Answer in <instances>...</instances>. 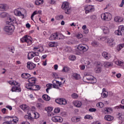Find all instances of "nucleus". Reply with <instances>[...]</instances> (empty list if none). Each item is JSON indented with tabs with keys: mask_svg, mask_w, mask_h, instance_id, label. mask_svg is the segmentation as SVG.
<instances>
[{
	"mask_svg": "<svg viewBox=\"0 0 124 124\" xmlns=\"http://www.w3.org/2000/svg\"><path fill=\"white\" fill-rule=\"evenodd\" d=\"M35 56H39V53L36 52H29L28 54V60H31V59L35 57Z\"/></svg>",
	"mask_w": 124,
	"mask_h": 124,
	"instance_id": "nucleus-12",
	"label": "nucleus"
},
{
	"mask_svg": "<svg viewBox=\"0 0 124 124\" xmlns=\"http://www.w3.org/2000/svg\"><path fill=\"white\" fill-rule=\"evenodd\" d=\"M7 8V5L5 4H0V10L4 11Z\"/></svg>",
	"mask_w": 124,
	"mask_h": 124,
	"instance_id": "nucleus-31",
	"label": "nucleus"
},
{
	"mask_svg": "<svg viewBox=\"0 0 124 124\" xmlns=\"http://www.w3.org/2000/svg\"><path fill=\"white\" fill-rule=\"evenodd\" d=\"M36 81V78L34 77H31V78H29L28 79V82L30 84H31L34 86V85H35V81Z\"/></svg>",
	"mask_w": 124,
	"mask_h": 124,
	"instance_id": "nucleus-16",
	"label": "nucleus"
},
{
	"mask_svg": "<svg viewBox=\"0 0 124 124\" xmlns=\"http://www.w3.org/2000/svg\"><path fill=\"white\" fill-rule=\"evenodd\" d=\"M58 32L54 33L52 34L48 39L49 40H57Z\"/></svg>",
	"mask_w": 124,
	"mask_h": 124,
	"instance_id": "nucleus-15",
	"label": "nucleus"
},
{
	"mask_svg": "<svg viewBox=\"0 0 124 124\" xmlns=\"http://www.w3.org/2000/svg\"><path fill=\"white\" fill-rule=\"evenodd\" d=\"M102 95L103 97H107V96H108V95L105 93H103Z\"/></svg>",
	"mask_w": 124,
	"mask_h": 124,
	"instance_id": "nucleus-64",
	"label": "nucleus"
},
{
	"mask_svg": "<svg viewBox=\"0 0 124 124\" xmlns=\"http://www.w3.org/2000/svg\"><path fill=\"white\" fill-rule=\"evenodd\" d=\"M55 82L59 87H62V82L55 80Z\"/></svg>",
	"mask_w": 124,
	"mask_h": 124,
	"instance_id": "nucleus-49",
	"label": "nucleus"
},
{
	"mask_svg": "<svg viewBox=\"0 0 124 124\" xmlns=\"http://www.w3.org/2000/svg\"><path fill=\"white\" fill-rule=\"evenodd\" d=\"M97 107H99V108H103V106H104V104L102 103V102H99L96 104Z\"/></svg>",
	"mask_w": 124,
	"mask_h": 124,
	"instance_id": "nucleus-46",
	"label": "nucleus"
},
{
	"mask_svg": "<svg viewBox=\"0 0 124 124\" xmlns=\"http://www.w3.org/2000/svg\"><path fill=\"white\" fill-rule=\"evenodd\" d=\"M83 37V34H81V33H78L77 34V38L78 39H80V38H82Z\"/></svg>",
	"mask_w": 124,
	"mask_h": 124,
	"instance_id": "nucleus-53",
	"label": "nucleus"
},
{
	"mask_svg": "<svg viewBox=\"0 0 124 124\" xmlns=\"http://www.w3.org/2000/svg\"><path fill=\"white\" fill-rule=\"evenodd\" d=\"M16 93H21L22 92V89L21 88V84L16 82Z\"/></svg>",
	"mask_w": 124,
	"mask_h": 124,
	"instance_id": "nucleus-17",
	"label": "nucleus"
},
{
	"mask_svg": "<svg viewBox=\"0 0 124 124\" xmlns=\"http://www.w3.org/2000/svg\"><path fill=\"white\" fill-rule=\"evenodd\" d=\"M24 117L25 119H27L28 120H29L30 122H33V121L34 120V118L31 117V116L30 115H25Z\"/></svg>",
	"mask_w": 124,
	"mask_h": 124,
	"instance_id": "nucleus-35",
	"label": "nucleus"
},
{
	"mask_svg": "<svg viewBox=\"0 0 124 124\" xmlns=\"http://www.w3.org/2000/svg\"><path fill=\"white\" fill-rule=\"evenodd\" d=\"M8 50H9L10 52H12L13 54L14 53V51H15V48H14V46H9L8 47Z\"/></svg>",
	"mask_w": 124,
	"mask_h": 124,
	"instance_id": "nucleus-39",
	"label": "nucleus"
},
{
	"mask_svg": "<svg viewBox=\"0 0 124 124\" xmlns=\"http://www.w3.org/2000/svg\"><path fill=\"white\" fill-rule=\"evenodd\" d=\"M55 81H56V80H55V79L52 81V84H53L52 85V86L54 89H57V90H60V87H59L60 86H59V85H58L56 84V82H55Z\"/></svg>",
	"mask_w": 124,
	"mask_h": 124,
	"instance_id": "nucleus-34",
	"label": "nucleus"
},
{
	"mask_svg": "<svg viewBox=\"0 0 124 124\" xmlns=\"http://www.w3.org/2000/svg\"><path fill=\"white\" fill-rule=\"evenodd\" d=\"M36 14H38V12H37V11H35L31 16V20L33 21V17L34 15H36Z\"/></svg>",
	"mask_w": 124,
	"mask_h": 124,
	"instance_id": "nucleus-47",
	"label": "nucleus"
},
{
	"mask_svg": "<svg viewBox=\"0 0 124 124\" xmlns=\"http://www.w3.org/2000/svg\"><path fill=\"white\" fill-rule=\"evenodd\" d=\"M32 87H33V85L30 83L26 84L25 85V88H26V89H28V90H33V88H32Z\"/></svg>",
	"mask_w": 124,
	"mask_h": 124,
	"instance_id": "nucleus-27",
	"label": "nucleus"
},
{
	"mask_svg": "<svg viewBox=\"0 0 124 124\" xmlns=\"http://www.w3.org/2000/svg\"><path fill=\"white\" fill-rule=\"evenodd\" d=\"M33 50L34 51H37V52H43L44 51V48H43V46H35L33 48Z\"/></svg>",
	"mask_w": 124,
	"mask_h": 124,
	"instance_id": "nucleus-14",
	"label": "nucleus"
},
{
	"mask_svg": "<svg viewBox=\"0 0 124 124\" xmlns=\"http://www.w3.org/2000/svg\"><path fill=\"white\" fill-rule=\"evenodd\" d=\"M84 119H89V120H91V119H93V117H92L91 115H86L85 117H84Z\"/></svg>",
	"mask_w": 124,
	"mask_h": 124,
	"instance_id": "nucleus-56",
	"label": "nucleus"
},
{
	"mask_svg": "<svg viewBox=\"0 0 124 124\" xmlns=\"http://www.w3.org/2000/svg\"><path fill=\"white\" fill-rule=\"evenodd\" d=\"M115 34L116 35H123V34H124V26L123 25L119 26L118 30L115 31Z\"/></svg>",
	"mask_w": 124,
	"mask_h": 124,
	"instance_id": "nucleus-6",
	"label": "nucleus"
},
{
	"mask_svg": "<svg viewBox=\"0 0 124 124\" xmlns=\"http://www.w3.org/2000/svg\"><path fill=\"white\" fill-rule=\"evenodd\" d=\"M104 65L105 67H111V66H113V63L106 62L104 63Z\"/></svg>",
	"mask_w": 124,
	"mask_h": 124,
	"instance_id": "nucleus-29",
	"label": "nucleus"
},
{
	"mask_svg": "<svg viewBox=\"0 0 124 124\" xmlns=\"http://www.w3.org/2000/svg\"><path fill=\"white\" fill-rule=\"evenodd\" d=\"M13 21L14 20L12 19L11 17L8 18V21L6 22V24L8 25L5 26L3 28L4 31H5L6 33L9 35H11L15 30V27L11 23V22H13Z\"/></svg>",
	"mask_w": 124,
	"mask_h": 124,
	"instance_id": "nucleus-1",
	"label": "nucleus"
},
{
	"mask_svg": "<svg viewBox=\"0 0 124 124\" xmlns=\"http://www.w3.org/2000/svg\"><path fill=\"white\" fill-rule=\"evenodd\" d=\"M45 110L48 112V113H50V112H52L53 111V108L48 107L45 108Z\"/></svg>",
	"mask_w": 124,
	"mask_h": 124,
	"instance_id": "nucleus-41",
	"label": "nucleus"
},
{
	"mask_svg": "<svg viewBox=\"0 0 124 124\" xmlns=\"http://www.w3.org/2000/svg\"><path fill=\"white\" fill-rule=\"evenodd\" d=\"M6 108H7V109H9L10 111L12 110V107L11 106L7 105L6 106Z\"/></svg>",
	"mask_w": 124,
	"mask_h": 124,
	"instance_id": "nucleus-63",
	"label": "nucleus"
},
{
	"mask_svg": "<svg viewBox=\"0 0 124 124\" xmlns=\"http://www.w3.org/2000/svg\"><path fill=\"white\" fill-rule=\"evenodd\" d=\"M46 87L47 88V89L51 90V89H52V84L51 83H48L47 84H46Z\"/></svg>",
	"mask_w": 124,
	"mask_h": 124,
	"instance_id": "nucleus-58",
	"label": "nucleus"
},
{
	"mask_svg": "<svg viewBox=\"0 0 124 124\" xmlns=\"http://www.w3.org/2000/svg\"><path fill=\"white\" fill-rule=\"evenodd\" d=\"M37 57H35L34 58V62H38L40 61V57L37 56Z\"/></svg>",
	"mask_w": 124,
	"mask_h": 124,
	"instance_id": "nucleus-48",
	"label": "nucleus"
},
{
	"mask_svg": "<svg viewBox=\"0 0 124 124\" xmlns=\"http://www.w3.org/2000/svg\"><path fill=\"white\" fill-rule=\"evenodd\" d=\"M8 16V14L5 12H2L0 14V18H5Z\"/></svg>",
	"mask_w": 124,
	"mask_h": 124,
	"instance_id": "nucleus-36",
	"label": "nucleus"
},
{
	"mask_svg": "<svg viewBox=\"0 0 124 124\" xmlns=\"http://www.w3.org/2000/svg\"><path fill=\"white\" fill-rule=\"evenodd\" d=\"M73 104L78 108H80L82 106V102L79 101H74L73 102Z\"/></svg>",
	"mask_w": 124,
	"mask_h": 124,
	"instance_id": "nucleus-18",
	"label": "nucleus"
},
{
	"mask_svg": "<svg viewBox=\"0 0 124 124\" xmlns=\"http://www.w3.org/2000/svg\"><path fill=\"white\" fill-rule=\"evenodd\" d=\"M52 121L54 122V123H62L63 122V119L62 117L59 116H56L52 117Z\"/></svg>",
	"mask_w": 124,
	"mask_h": 124,
	"instance_id": "nucleus-8",
	"label": "nucleus"
},
{
	"mask_svg": "<svg viewBox=\"0 0 124 124\" xmlns=\"http://www.w3.org/2000/svg\"><path fill=\"white\" fill-rule=\"evenodd\" d=\"M32 88L33 89V91H38L39 90H40V86L39 85H35L34 84Z\"/></svg>",
	"mask_w": 124,
	"mask_h": 124,
	"instance_id": "nucleus-40",
	"label": "nucleus"
},
{
	"mask_svg": "<svg viewBox=\"0 0 124 124\" xmlns=\"http://www.w3.org/2000/svg\"><path fill=\"white\" fill-rule=\"evenodd\" d=\"M86 79L88 80V81H94L95 79L93 76L91 75L86 76Z\"/></svg>",
	"mask_w": 124,
	"mask_h": 124,
	"instance_id": "nucleus-32",
	"label": "nucleus"
},
{
	"mask_svg": "<svg viewBox=\"0 0 124 124\" xmlns=\"http://www.w3.org/2000/svg\"><path fill=\"white\" fill-rule=\"evenodd\" d=\"M85 10L86 14H88V13H90V12L94 11V7L93 5H89L85 7Z\"/></svg>",
	"mask_w": 124,
	"mask_h": 124,
	"instance_id": "nucleus-10",
	"label": "nucleus"
},
{
	"mask_svg": "<svg viewBox=\"0 0 124 124\" xmlns=\"http://www.w3.org/2000/svg\"><path fill=\"white\" fill-rule=\"evenodd\" d=\"M65 37L63 35L57 33V40H61V39H64Z\"/></svg>",
	"mask_w": 124,
	"mask_h": 124,
	"instance_id": "nucleus-33",
	"label": "nucleus"
},
{
	"mask_svg": "<svg viewBox=\"0 0 124 124\" xmlns=\"http://www.w3.org/2000/svg\"><path fill=\"white\" fill-rule=\"evenodd\" d=\"M105 111H106L107 113H109L110 111H112L111 108H105Z\"/></svg>",
	"mask_w": 124,
	"mask_h": 124,
	"instance_id": "nucleus-57",
	"label": "nucleus"
},
{
	"mask_svg": "<svg viewBox=\"0 0 124 124\" xmlns=\"http://www.w3.org/2000/svg\"><path fill=\"white\" fill-rule=\"evenodd\" d=\"M62 8L64 10L65 14L69 15L71 14L72 8L69 6V3L63 2L62 5Z\"/></svg>",
	"mask_w": 124,
	"mask_h": 124,
	"instance_id": "nucleus-2",
	"label": "nucleus"
},
{
	"mask_svg": "<svg viewBox=\"0 0 124 124\" xmlns=\"http://www.w3.org/2000/svg\"><path fill=\"white\" fill-rule=\"evenodd\" d=\"M55 102L60 105H65L67 104V101L64 98H59L55 100Z\"/></svg>",
	"mask_w": 124,
	"mask_h": 124,
	"instance_id": "nucleus-9",
	"label": "nucleus"
},
{
	"mask_svg": "<svg viewBox=\"0 0 124 124\" xmlns=\"http://www.w3.org/2000/svg\"><path fill=\"white\" fill-rule=\"evenodd\" d=\"M36 67V65L31 62H28L27 63V68L29 70H32Z\"/></svg>",
	"mask_w": 124,
	"mask_h": 124,
	"instance_id": "nucleus-11",
	"label": "nucleus"
},
{
	"mask_svg": "<svg viewBox=\"0 0 124 124\" xmlns=\"http://www.w3.org/2000/svg\"><path fill=\"white\" fill-rule=\"evenodd\" d=\"M70 61H75L76 60V56L75 55H70L69 57Z\"/></svg>",
	"mask_w": 124,
	"mask_h": 124,
	"instance_id": "nucleus-44",
	"label": "nucleus"
},
{
	"mask_svg": "<svg viewBox=\"0 0 124 124\" xmlns=\"http://www.w3.org/2000/svg\"><path fill=\"white\" fill-rule=\"evenodd\" d=\"M20 108L23 110V111H28L30 109V107L26 104H23L20 106Z\"/></svg>",
	"mask_w": 124,
	"mask_h": 124,
	"instance_id": "nucleus-25",
	"label": "nucleus"
},
{
	"mask_svg": "<svg viewBox=\"0 0 124 124\" xmlns=\"http://www.w3.org/2000/svg\"><path fill=\"white\" fill-rule=\"evenodd\" d=\"M16 16H18V17H21L23 19V18H25V14H24V13L26 11L25 9L21 8H18L16 9Z\"/></svg>",
	"mask_w": 124,
	"mask_h": 124,
	"instance_id": "nucleus-4",
	"label": "nucleus"
},
{
	"mask_svg": "<svg viewBox=\"0 0 124 124\" xmlns=\"http://www.w3.org/2000/svg\"><path fill=\"white\" fill-rule=\"evenodd\" d=\"M101 17L104 21H110L112 19V15L109 13H106L102 14Z\"/></svg>",
	"mask_w": 124,
	"mask_h": 124,
	"instance_id": "nucleus-5",
	"label": "nucleus"
},
{
	"mask_svg": "<svg viewBox=\"0 0 124 124\" xmlns=\"http://www.w3.org/2000/svg\"><path fill=\"white\" fill-rule=\"evenodd\" d=\"M44 3V0H35V4L36 5H41Z\"/></svg>",
	"mask_w": 124,
	"mask_h": 124,
	"instance_id": "nucleus-28",
	"label": "nucleus"
},
{
	"mask_svg": "<svg viewBox=\"0 0 124 124\" xmlns=\"http://www.w3.org/2000/svg\"><path fill=\"white\" fill-rule=\"evenodd\" d=\"M124 47V44H122L118 46L117 50L120 51L121 49H123V47Z\"/></svg>",
	"mask_w": 124,
	"mask_h": 124,
	"instance_id": "nucleus-45",
	"label": "nucleus"
},
{
	"mask_svg": "<svg viewBox=\"0 0 124 124\" xmlns=\"http://www.w3.org/2000/svg\"><path fill=\"white\" fill-rule=\"evenodd\" d=\"M37 107L39 109H41V108H42V104H40V103L37 104Z\"/></svg>",
	"mask_w": 124,
	"mask_h": 124,
	"instance_id": "nucleus-61",
	"label": "nucleus"
},
{
	"mask_svg": "<svg viewBox=\"0 0 124 124\" xmlns=\"http://www.w3.org/2000/svg\"><path fill=\"white\" fill-rule=\"evenodd\" d=\"M95 71L96 73H100V72H101V67H99V66H97L95 68Z\"/></svg>",
	"mask_w": 124,
	"mask_h": 124,
	"instance_id": "nucleus-42",
	"label": "nucleus"
},
{
	"mask_svg": "<svg viewBox=\"0 0 124 124\" xmlns=\"http://www.w3.org/2000/svg\"><path fill=\"white\" fill-rule=\"evenodd\" d=\"M114 62L117 65H119V66H124V62L120 61V60H114Z\"/></svg>",
	"mask_w": 124,
	"mask_h": 124,
	"instance_id": "nucleus-22",
	"label": "nucleus"
},
{
	"mask_svg": "<svg viewBox=\"0 0 124 124\" xmlns=\"http://www.w3.org/2000/svg\"><path fill=\"white\" fill-rule=\"evenodd\" d=\"M114 21L117 23H120L124 21V18L120 16H116L114 17Z\"/></svg>",
	"mask_w": 124,
	"mask_h": 124,
	"instance_id": "nucleus-20",
	"label": "nucleus"
},
{
	"mask_svg": "<svg viewBox=\"0 0 124 124\" xmlns=\"http://www.w3.org/2000/svg\"><path fill=\"white\" fill-rule=\"evenodd\" d=\"M78 49L79 51H82V52H87V51L89 50V46L83 44H80L78 45Z\"/></svg>",
	"mask_w": 124,
	"mask_h": 124,
	"instance_id": "nucleus-7",
	"label": "nucleus"
},
{
	"mask_svg": "<svg viewBox=\"0 0 124 124\" xmlns=\"http://www.w3.org/2000/svg\"><path fill=\"white\" fill-rule=\"evenodd\" d=\"M102 30L105 34H107V33H109L110 30L109 28L106 26H104L102 28Z\"/></svg>",
	"mask_w": 124,
	"mask_h": 124,
	"instance_id": "nucleus-19",
	"label": "nucleus"
},
{
	"mask_svg": "<svg viewBox=\"0 0 124 124\" xmlns=\"http://www.w3.org/2000/svg\"><path fill=\"white\" fill-rule=\"evenodd\" d=\"M42 97H43V99H44V100H46V101H49V100L51 99V98L50 97V96H49V95L46 94L43 95Z\"/></svg>",
	"mask_w": 124,
	"mask_h": 124,
	"instance_id": "nucleus-30",
	"label": "nucleus"
},
{
	"mask_svg": "<svg viewBox=\"0 0 124 124\" xmlns=\"http://www.w3.org/2000/svg\"><path fill=\"white\" fill-rule=\"evenodd\" d=\"M20 42L21 43L26 42L29 46L31 45L32 44V38L30 36L25 35L20 39Z\"/></svg>",
	"mask_w": 124,
	"mask_h": 124,
	"instance_id": "nucleus-3",
	"label": "nucleus"
},
{
	"mask_svg": "<svg viewBox=\"0 0 124 124\" xmlns=\"http://www.w3.org/2000/svg\"><path fill=\"white\" fill-rule=\"evenodd\" d=\"M33 115L34 116L35 119H38V118H39V113H38V112H34Z\"/></svg>",
	"mask_w": 124,
	"mask_h": 124,
	"instance_id": "nucleus-52",
	"label": "nucleus"
},
{
	"mask_svg": "<svg viewBox=\"0 0 124 124\" xmlns=\"http://www.w3.org/2000/svg\"><path fill=\"white\" fill-rule=\"evenodd\" d=\"M1 112L3 113V114H5L6 113H7L8 110L6 109V108H4L1 109Z\"/></svg>",
	"mask_w": 124,
	"mask_h": 124,
	"instance_id": "nucleus-59",
	"label": "nucleus"
},
{
	"mask_svg": "<svg viewBox=\"0 0 124 124\" xmlns=\"http://www.w3.org/2000/svg\"><path fill=\"white\" fill-rule=\"evenodd\" d=\"M55 45H56L55 42H50L48 44V46H49V47H55Z\"/></svg>",
	"mask_w": 124,
	"mask_h": 124,
	"instance_id": "nucleus-50",
	"label": "nucleus"
},
{
	"mask_svg": "<svg viewBox=\"0 0 124 124\" xmlns=\"http://www.w3.org/2000/svg\"><path fill=\"white\" fill-rule=\"evenodd\" d=\"M89 112H95L96 109L94 108H91L89 109Z\"/></svg>",
	"mask_w": 124,
	"mask_h": 124,
	"instance_id": "nucleus-62",
	"label": "nucleus"
},
{
	"mask_svg": "<svg viewBox=\"0 0 124 124\" xmlns=\"http://www.w3.org/2000/svg\"><path fill=\"white\" fill-rule=\"evenodd\" d=\"M91 45L94 47H97L99 45V44L97 41H93L91 43Z\"/></svg>",
	"mask_w": 124,
	"mask_h": 124,
	"instance_id": "nucleus-38",
	"label": "nucleus"
},
{
	"mask_svg": "<svg viewBox=\"0 0 124 124\" xmlns=\"http://www.w3.org/2000/svg\"><path fill=\"white\" fill-rule=\"evenodd\" d=\"M56 18L57 20H62V19H63V16L62 15L57 16H56Z\"/></svg>",
	"mask_w": 124,
	"mask_h": 124,
	"instance_id": "nucleus-51",
	"label": "nucleus"
},
{
	"mask_svg": "<svg viewBox=\"0 0 124 124\" xmlns=\"http://www.w3.org/2000/svg\"><path fill=\"white\" fill-rule=\"evenodd\" d=\"M90 18H91V19H92V20H95V19H96V16L92 15V16H90Z\"/></svg>",
	"mask_w": 124,
	"mask_h": 124,
	"instance_id": "nucleus-60",
	"label": "nucleus"
},
{
	"mask_svg": "<svg viewBox=\"0 0 124 124\" xmlns=\"http://www.w3.org/2000/svg\"><path fill=\"white\" fill-rule=\"evenodd\" d=\"M60 111H61V109H60V108H55L54 112V113H60Z\"/></svg>",
	"mask_w": 124,
	"mask_h": 124,
	"instance_id": "nucleus-55",
	"label": "nucleus"
},
{
	"mask_svg": "<svg viewBox=\"0 0 124 124\" xmlns=\"http://www.w3.org/2000/svg\"><path fill=\"white\" fill-rule=\"evenodd\" d=\"M70 70V68L67 66L63 67V69L62 70V72L65 73H68Z\"/></svg>",
	"mask_w": 124,
	"mask_h": 124,
	"instance_id": "nucleus-23",
	"label": "nucleus"
},
{
	"mask_svg": "<svg viewBox=\"0 0 124 124\" xmlns=\"http://www.w3.org/2000/svg\"><path fill=\"white\" fill-rule=\"evenodd\" d=\"M80 120H81V117H73L71 118V121L73 123H78V122H80Z\"/></svg>",
	"mask_w": 124,
	"mask_h": 124,
	"instance_id": "nucleus-24",
	"label": "nucleus"
},
{
	"mask_svg": "<svg viewBox=\"0 0 124 124\" xmlns=\"http://www.w3.org/2000/svg\"><path fill=\"white\" fill-rule=\"evenodd\" d=\"M113 41H114V40L112 38H109L107 39V43H108V44L111 43V45H113Z\"/></svg>",
	"mask_w": 124,
	"mask_h": 124,
	"instance_id": "nucleus-43",
	"label": "nucleus"
},
{
	"mask_svg": "<svg viewBox=\"0 0 124 124\" xmlns=\"http://www.w3.org/2000/svg\"><path fill=\"white\" fill-rule=\"evenodd\" d=\"M21 77L24 79H28L31 77V75L29 73H25L21 74Z\"/></svg>",
	"mask_w": 124,
	"mask_h": 124,
	"instance_id": "nucleus-21",
	"label": "nucleus"
},
{
	"mask_svg": "<svg viewBox=\"0 0 124 124\" xmlns=\"http://www.w3.org/2000/svg\"><path fill=\"white\" fill-rule=\"evenodd\" d=\"M105 119L108 122H110L112 120H114V117L111 115H106L105 116Z\"/></svg>",
	"mask_w": 124,
	"mask_h": 124,
	"instance_id": "nucleus-26",
	"label": "nucleus"
},
{
	"mask_svg": "<svg viewBox=\"0 0 124 124\" xmlns=\"http://www.w3.org/2000/svg\"><path fill=\"white\" fill-rule=\"evenodd\" d=\"M72 97L74 98V99H76V98H78V95L75 93H74L72 94Z\"/></svg>",
	"mask_w": 124,
	"mask_h": 124,
	"instance_id": "nucleus-54",
	"label": "nucleus"
},
{
	"mask_svg": "<svg viewBox=\"0 0 124 124\" xmlns=\"http://www.w3.org/2000/svg\"><path fill=\"white\" fill-rule=\"evenodd\" d=\"M72 76V77H73V78H75V79H76V80H78L79 77H80V75L79 74L75 73H73V75Z\"/></svg>",
	"mask_w": 124,
	"mask_h": 124,
	"instance_id": "nucleus-37",
	"label": "nucleus"
},
{
	"mask_svg": "<svg viewBox=\"0 0 124 124\" xmlns=\"http://www.w3.org/2000/svg\"><path fill=\"white\" fill-rule=\"evenodd\" d=\"M102 56L106 60H109V59H111V54L106 51L103 52V53H102Z\"/></svg>",
	"mask_w": 124,
	"mask_h": 124,
	"instance_id": "nucleus-13",
	"label": "nucleus"
}]
</instances>
